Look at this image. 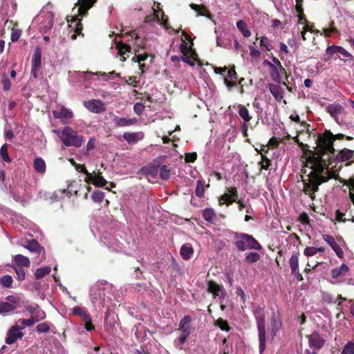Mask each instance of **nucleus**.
<instances>
[{
	"label": "nucleus",
	"instance_id": "f257e3e1",
	"mask_svg": "<svg viewBox=\"0 0 354 354\" xmlns=\"http://www.w3.org/2000/svg\"><path fill=\"white\" fill-rule=\"evenodd\" d=\"M330 131H326L317 139L318 151H309L305 153V164L303 172L306 174L308 178L304 179V192L312 199L319 189V186L328 179L335 178V173L328 171L326 167V158L324 153H333L335 149L333 142L335 137Z\"/></svg>",
	"mask_w": 354,
	"mask_h": 354
},
{
	"label": "nucleus",
	"instance_id": "f03ea898",
	"mask_svg": "<svg viewBox=\"0 0 354 354\" xmlns=\"http://www.w3.org/2000/svg\"><path fill=\"white\" fill-rule=\"evenodd\" d=\"M96 0H77L75 6L79 5V8L77 9L76 12L77 15L74 14V15H71L70 17H67V21L69 24V27L74 29L75 32L71 35V39L73 40L75 39L77 37V34L80 33L82 30V25L80 23L81 19L79 17H82L86 15L87 11L93 6V5L95 3Z\"/></svg>",
	"mask_w": 354,
	"mask_h": 354
},
{
	"label": "nucleus",
	"instance_id": "7ed1b4c3",
	"mask_svg": "<svg viewBox=\"0 0 354 354\" xmlns=\"http://www.w3.org/2000/svg\"><path fill=\"white\" fill-rule=\"evenodd\" d=\"M53 132L59 135L62 143L66 147H80L82 145L84 138L78 135L77 132L68 126L64 127L62 131L53 130Z\"/></svg>",
	"mask_w": 354,
	"mask_h": 354
},
{
	"label": "nucleus",
	"instance_id": "20e7f679",
	"mask_svg": "<svg viewBox=\"0 0 354 354\" xmlns=\"http://www.w3.org/2000/svg\"><path fill=\"white\" fill-rule=\"evenodd\" d=\"M234 244L240 251L252 249L261 250L262 248L260 243L252 236L247 234H240L237 236Z\"/></svg>",
	"mask_w": 354,
	"mask_h": 354
},
{
	"label": "nucleus",
	"instance_id": "39448f33",
	"mask_svg": "<svg viewBox=\"0 0 354 354\" xmlns=\"http://www.w3.org/2000/svg\"><path fill=\"white\" fill-rule=\"evenodd\" d=\"M322 239L331 247L339 259H344V252L343 249L346 247V243L342 236H337L334 237L330 234H323Z\"/></svg>",
	"mask_w": 354,
	"mask_h": 354
},
{
	"label": "nucleus",
	"instance_id": "423d86ee",
	"mask_svg": "<svg viewBox=\"0 0 354 354\" xmlns=\"http://www.w3.org/2000/svg\"><path fill=\"white\" fill-rule=\"evenodd\" d=\"M180 50L183 55L180 57L173 56L171 58V60L175 62L180 59L187 64L194 66L197 60V55L190 46H188L185 41H183L180 45Z\"/></svg>",
	"mask_w": 354,
	"mask_h": 354
},
{
	"label": "nucleus",
	"instance_id": "0eeeda50",
	"mask_svg": "<svg viewBox=\"0 0 354 354\" xmlns=\"http://www.w3.org/2000/svg\"><path fill=\"white\" fill-rule=\"evenodd\" d=\"M54 15L52 12L43 10L35 18V21L39 24L41 32H46L53 27Z\"/></svg>",
	"mask_w": 354,
	"mask_h": 354
},
{
	"label": "nucleus",
	"instance_id": "6e6552de",
	"mask_svg": "<svg viewBox=\"0 0 354 354\" xmlns=\"http://www.w3.org/2000/svg\"><path fill=\"white\" fill-rule=\"evenodd\" d=\"M263 63L270 67V74L272 79L275 82L279 83L281 80V71L283 68L279 59L273 57L272 62L265 60Z\"/></svg>",
	"mask_w": 354,
	"mask_h": 354
},
{
	"label": "nucleus",
	"instance_id": "1a4fd4ad",
	"mask_svg": "<svg viewBox=\"0 0 354 354\" xmlns=\"http://www.w3.org/2000/svg\"><path fill=\"white\" fill-rule=\"evenodd\" d=\"M23 329L24 327H20L19 325L15 323V324L12 326L7 331L5 339L6 343L8 344H13L18 339H22L24 335L22 332Z\"/></svg>",
	"mask_w": 354,
	"mask_h": 354
},
{
	"label": "nucleus",
	"instance_id": "9d476101",
	"mask_svg": "<svg viewBox=\"0 0 354 354\" xmlns=\"http://www.w3.org/2000/svg\"><path fill=\"white\" fill-rule=\"evenodd\" d=\"M82 173L86 175L85 181L88 183H91L95 187H102L106 185L107 181L103 176H100V172L97 174L95 171L89 173L85 167H82Z\"/></svg>",
	"mask_w": 354,
	"mask_h": 354
},
{
	"label": "nucleus",
	"instance_id": "9b49d317",
	"mask_svg": "<svg viewBox=\"0 0 354 354\" xmlns=\"http://www.w3.org/2000/svg\"><path fill=\"white\" fill-rule=\"evenodd\" d=\"M237 198L238 192L236 188L229 187L227 188L226 192L221 196L219 203L220 205L226 204L227 205H229L233 202H236Z\"/></svg>",
	"mask_w": 354,
	"mask_h": 354
},
{
	"label": "nucleus",
	"instance_id": "f8f14e48",
	"mask_svg": "<svg viewBox=\"0 0 354 354\" xmlns=\"http://www.w3.org/2000/svg\"><path fill=\"white\" fill-rule=\"evenodd\" d=\"M257 326L259 331V351L262 353L266 348V326L263 318H259L257 320Z\"/></svg>",
	"mask_w": 354,
	"mask_h": 354
},
{
	"label": "nucleus",
	"instance_id": "ddd939ff",
	"mask_svg": "<svg viewBox=\"0 0 354 354\" xmlns=\"http://www.w3.org/2000/svg\"><path fill=\"white\" fill-rule=\"evenodd\" d=\"M297 11L299 12V15H298L299 21L296 26V28H297V31H301L302 39L304 41H305V40H306V32L312 31V28L308 24V23H307L308 21H307L306 19L304 17V15L301 13L299 6H297Z\"/></svg>",
	"mask_w": 354,
	"mask_h": 354
},
{
	"label": "nucleus",
	"instance_id": "4468645a",
	"mask_svg": "<svg viewBox=\"0 0 354 354\" xmlns=\"http://www.w3.org/2000/svg\"><path fill=\"white\" fill-rule=\"evenodd\" d=\"M308 339L310 348L315 350L321 349L325 344V340L317 332H313L312 334L308 335Z\"/></svg>",
	"mask_w": 354,
	"mask_h": 354
},
{
	"label": "nucleus",
	"instance_id": "2eb2a0df",
	"mask_svg": "<svg viewBox=\"0 0 354 354\" xmlns=\"http://www.w3.org/2000/svg\"><path fill=\"white\" fill-rule=\"evenodd\" d=\"M84 106L91 112L102 113L105 110L104 103L100 100H90L84 102Z\"/></svg>",
	"mask_w": 354,
	"mask_h": 354
},
{
	"label": "nucleus",
	"instance_id": "dca6fc26",
	"mask_svg": "<svg viewBox=\"0 0 354 354\" xmlns=\"http://www.w3.org/2000/svg\"><path fill=\"white\" fill-rule=\"evenodd\" d=\"M53 115L55 118L60 119L63 123H68L73 116L72 111L64 106L53 111Z\"/></svg>",
	"mask_w": 354,
	"mask_h": 354
},
{
	"label": "nucleus",
	"instance_id": "f3484780",
	"mask_svg": "<svg viewBox=\"0 0 354 354\" xmlns=\"http://www.w3.org/2000/svg\"><path fill=\"white\" fill-rule=\"evenodd\" d=\"M207 290L212 293L214 297H219L225 298L226 296V292L224 287L215 283L213 281H209L207 283Z\"/></svg>",
	"mask_w": 354,
	"mask_h": 354
},
{
	"label": "nucleus",
	"instance_id": "a211bd4d",
	"mask_svg": "<svg viewBox=\"0 0 354 354\" xmlns=\"http://www.w3.org/2000/svg\"><path fill=\"white\" fill-rule=\"evenodd\" d=\"M299 253H293L289 260V263L292 274L297 275V277L301 280L302 279V277L299 272Z\"/></svg>",
	"mask_w": 354,
	"mask_h": 354
},
{
	"label": "nucleus",
	"instance_id": "6ab92c4d",
	"mask_svg": "<svg viewBox=\"0 0 354 354\" xmlns=\"http://www.w3.org/2000/svg\"><path fill=\"white\" fill-rule=\"evenodd\" d=\"M144 133L142 132H125L123 134V138L129 144H136L139 140H142Z\"/></svg>",
	"mask_w": 354,
	"mask_h": 354
},
{
	"label": "nucleus",
	"instance_id": "aec40b11",
	"mask_svg": "<svg viewBox=\"0 0 354 354\" xmlns=\"http://www.w3.org/2000/svg\"><path fill=\"white\" fill-rule=\"evenodd\" d=\"M326 53L328 55H333L335 53H339L342 55L344 57L351 58L353 57L352 55L346 50L344 48L339 46H328Z\"/></svg>",
	"mask_w": 354,
	"mask_h": 354
},
{
	"label": "nucleus",
	"instance_id": "412c9836",
	"mask_svg": "<svg viewBox=\"0 0 354 354\" xmlns=\"http://www.w3.org/2000/svg\"><path fill=\"white\" fill-rule=\"evenodd\" d=\"M191 317L189 316H185L179 323L178 330L181 333L189 335L191 333Z\"/></svg>",
	"mask_w": 354,
	"mask_h": 354
},
{
	"label": "nucleus",
	"instance_id": "4be33fe9",
	"mask_svg": "<svg viewBox=\"0 0 354 354\" xmlns=\"http://www.w3.org/2000/svg\"><path fill=\"white\" fill-rule=\"evenodd\" d=\"M348 270V267L346 264H342L331 270V276L334 279H337L339 277L346 275Z\"/></svg>",
	"mask_w": 354,
	"mask_h": 354
},
{
	"label": "nucleus",
	"instance_id": "5701e85b",
	"mask_svg": "<svg viewBox=\"0 0 354 354\" xmlns=\"http://www.w3.org/2000/svg\"><path fill=\"white\" fill-rule=\"evenodd\" d=\"M238 112L240 117L243 119L244 122V127H247V123L252 119V117L250 116L248 110L247 108L242 105L239 104L238 105Z\"/></svg>",
	"mask_w": 354,
	"mask_h": 354
},
{
	"label": "nucleus",
	"instance_id": "b1692460",
	"mask_svg": "<svg viewBox=\"0 0 354 354\" xmlns=\"http://www.w3.org/2000/svg\"><path fill=\"white\" fill-rule=\"evenodd\" d=\"M113 122L117 126L126 127L134 124L137 122V120L136 118L127 119L125 118L115 116Z\"/></svg>",
	"mask_w": 354,
	"mask_h": 354
},
{
	"label": "nucleus",
	"instance_id": "393cba45",
	"mask_svg": "<svg viewBox=\"0 0 354 354\" xmlns=\"http://www.w3.org/2000/svg\"><path fill=\"white\" fill-rule=\"evenodd\" d=\"M353 156V151L347 149L341 150L336 156L339 162H345L350 160Z\"/></svg>",
	"mask_w": 354,
	"mask_h": 354
},
{
	"label": "nucleus",
	"instance_id": "a878e982",
	"mask_svg": "<svg viewBox=\"0 0 354 354\" xmlns=\"http://www.w3.org/2000/svg\"><path fill=\"white\" fill-rule=\"evenodd\" d=\"M13 260L17 265L16 267H29L30 265V260L28 257L21 255L17 254L13 257Z\"/></svg>",
	"mask_w": 354,
	"mask_h": 354
},
{
	"label": "nucleus",
	"instance_id": "bb28decb",
	"mask_svg": "<svg viewBox=\"0 0 354 354\" xmlns=\"http://www.w3.org/2000/svg\"><path fill=\"white\" fill-rule=\"evenodd\" d=\"M236 73L234 68L227 71V76L225 77V83L227 86H232L236 81Z\"/></svg>",
	"mask_w": 354,
	"mask_h": 354
},
{
	"label": "nucleus",
	"instance_id": "cd10ccee",
	"mask_svg": "<svg viewBox=\"0 0 354 354\" xmlns=\"http://www.w3.org/2000/svg\"><path fill=\"white\" fill-rule=\"evenodd\" d=\"M180 254L184 259H189L194 254V249L189 244H185L180 248Z\"/></svg>",
	"mask_w": 354,
	"mask_h": 354
},
{
	"label": "nucleus",
	"instance_id": "c85d7f7f",
	"mask_svg": "<svg viewBox=\"0 0 354 354\" xmlns=\"http://www.w3.org/2000/svg\"><path fill=\"white\" fill-rule=\"evenodd\" d=\"M326 250L324 247L316 248L313 246L306 247L304 250V254L306 257H313L318 252H325Z\"/></svg>",
	"mask_w": 354,
	"mask_h": 354
},
{
	"label": "nucleus",
	"instance_id": "c756f323",
	"mask_svg": "<svg viewBox=\"0 0 354 354\" xmlns=\"http://www.w3.org/2000/svg\"><path fill=\"white\" fill-rule=\"evenodd\" d=\"M118 49V54L120 57V60L124 62L127 59L126 55L128 57V54L130 53L129 46L123 44H119L117 46Z\"/></svg>",
	"mask_w": 354,
	"mask_h": 354
},
{
	"label": "nucleus",
	"instance_id": "7c9ffc66",
	"mask_svg": "<svg viewBox=\"0 0 354 354\" xmlns=\"http://www.w3.org/2000/svg\"><path fill=\"white\" fill-rule=\"evenodd\" d=\"M236 27L245 37L251 36V31L249 30L248 25L243 20H239L236 22Z\"/></svg>",
	"mask_w": 354,
	"mask_h": 354
},
{
	"label": "nucleus",
	"instance_id": "2f4dec72",
	"mask_svg": "<svg viewBox=\"0 0 354 354\" xmlns=\"http://www.w3.org/2000/svg\"><path fill=\"white\" fill-rule=\"evenodd\" d=\"M33 167L35 171L43 174L46 171V163L41 158H36L33 162Z\"/></svg>",
	"mask_w": 354,
	"mask_h": 354
},
{
	"label": "nucleus",
	"instance_id": "473e14b6",
	"mask_svg": "<svg viewBox=\"0 0 354 354\" xmlns=\"http://www.w3.org/2000/svg\"><path fill=\"white\" fill-rule=\"evenodd\" d=\"M156 20L161 25H162L165 28H167V18L162 11L158 10L156 8H153Z\"/></svg>",
	"mask_w": 354,
	"mask_h": 354
},
{
	"label": "nucleus",
	"instance_id": "72a5a7b5",
	"mask_svg": "<svg viewBox=\"0 0 354 354\" xmlns=\"http://www.w3.org/2000/svg\"><path fill=\"white\" fill-rule=\"evenodd\" d=\"M343 108L339 104H331L327 107L328 112L332 117L336 118L342 113Z\"/></svg>",
	"mask_w": 354,
	"mask_h": 354
},
{
	"label": "nucleus",
	"instance_id": "f704fd0d",
	"mask_svg": "<svg viewBox=\"0 0 354 354\" xmlns=\"http://www.w3.org/2000/svg\"><path fill=\"white\" fill-rule=\"evenodd\" d=\"M73 314L80 315L84 321H89L90 316L84 308L75 306L72 309Z\"/></svg>",
	"mask_w": 354,
	"mask_h": 354
},
{
	"label": "nucleus",
	"instance_id": "c9c22d12",
	"mask_svg": "<svg viewBox=\"0 0 354 354\" xmlns=\"http://www.w3.org/2000/svg\"><path fill=\"white\" fill-rule=\"evenodd\" d=\"M17 308L16 305L11 304L8 302H1L0 304V314H6L13 311Z\"/></svg>",
	"mask_w": 354,
	"mask_h": 354
},
{
	"label": "nucleus",
	"instance_id": "e433bc0d",
	"mask_svg": "<svg viewBox=\"0 0 354 354\" xmlns=\"http://www.w3.org/2000/svg\"><path fill=\"white\" fill-rule=\"evenodd\" d=\"M26 248L30 251L37 252L39 254L42 253V257L44 256V252L36 241L32 240Z\"/></svg>",
	"mask_w": 354,
	"mask_h": 354
},
{
	"label": "nucleus",
	"instance_id": "4c0bfd02",
	"mask_svg": "<svg viewBox=\"0 0 354 354\" xmlns=\"http://www.w3.org/2000/svg\"><path fill=\"white\" fill-rule=\"evenodd\" d=\"M32 66L33 71H38L41 66V53L39 49H37V50L35 52L32 58Z\"/></svg>",
	"mask_w": 354,
	"mask_h": 354
},
{
	"label": "nucleus",
	"instance_id": "58836bf2",
	"mask_svg": "<svg viewBox=\"0 0 354 354\" xmlns=\"http://www.w3.org/2000/svg\"><path fill=\"white\" fill-rule=\"evenodd\" d=\"M51 268L50 266H44L41 268H39L36 270L35 272V276L36 279H40L43 277L48 274L50 272Z\"/></svg>",
	"mask_w": 354,
	"mask_h": 354
},
{
	"label": "nucleus",
	"instance_id": "ea45409f",
	"mask_svg": "<svg viewBox=\"0 0 354 354\" xmlns=\"http://www.w3.org/2000/svg\"><path fill=\"white\" fill-rule=\"evenodd\" d=\"M190 8L194 10L197 14L196 16H206L207 9L205 6L201 5H197L194 3L190 4Z\"/></svg>",
	"mask_w": 354,
	"mask_h": 354
},
{
	"label": "nucleus",
	"instance_id": "a19ab883",
	"mask_svg": "<svg viewBox=\"0 0 354 354\" xmlns=\"http://www.w3.org/2000/svg\"><path fill=\"white\" fill-rule=\"evenodd\" d=\"M31 317L33 318L35 322L37 323L39 321L44 320L46 317V313L41 310L39 307L36 309L35 313L32 315Z\"/></svg>",
	"mask_w": 354,
	"mask_h": 354
},
{
	"label": "nucleus",
	"instance_id": "79ce46f5",
	"mask_svg": "<svg viewBox=\"0 0 354 354\" xmlns=\"http://www.w3.org/2000/svg\"><path fill=\"white\" fill-rule=\"evenodd\" d=\"M203 216L205 221L211 222L215 218L216 214L212 209L207 208L203 210Z\"/></svg>",
	"mask_w": 354,
	"mask_h": 354
},
{
	"label": "nucleus",
	"instance_id": "37998d69",
	"mask_svg": "<svg viewBox=\"0 0 354 354\" xmlns=\"http://www.w3.org/2000/svg\"><path fill=\"white\" fill-rule=\"evenodd\" d=\"M335 179H337L341 183L348 187L350 191L349 194H351L352 192L354 193V178L344 180L340 178H337V176H335Z\"/></svg>",
	"mask_w": 354,
	"mask_h": 354
},
{
	"label": "nucleus",
	"instance_id": "c03bdc74",
	"mask_svg": "<svg viewBox=\"0 0 354 354\" xmlns=\"http://www.w3.org/2000/svg\"><path fill=\"white\" fill-rule=\"evenodd\" d=\"M36 322H35V320L33 319L32 317H30L29 319H19L17 322L16 324L17 325H19V324H21V326H20V327H24V329L26 328V327H29V326H32L33 324H35Z\"/></svg>",
	"mask_w": 354,
	"mask_h": 354
},
{
	"label": "nucleus",
	"instance_id": "a18cd8bd",
	"mask_svg": "<svg viewBox=\"0 0 354 354\" xmlns=\"http://www.w3.org/2000/svg\"><path fill=\"white\" fill-rule=\"evenodd\" d=\"M50 326L51 324L49 322H42L37 326L36 330L39 333H48L50 329Z\"/></svg>",
	"mask_w": 354,
	"mask_h": 354
},
{
	"label": "nucleus",
	"instance_id": "49530a36",
	"mask_svg": "<svg viewBox=\"0 0 354 354\" xmlns=\"http://www.w3.org/2000/svg\"><path fill=\"white\" fill-rule=\"evenodd\" d=\"M205 193V181L203 180H199L197 182V185L196 188V194L199 197H202Z\"/></svg>",
	"mask_w": 354,
	"mask_h": 354
},
{
	"label": "nucleus",
	"instance_id": "de8ad7c7",
	"mask_svg": "<svg viewBox=\"0 0 354 354\" xmlns=\"http://www.w3.org/2000/svg\"><path fill=\"white\" fill-rule=\"evenodd\" d=\"M260 46L261 48L265 49L266 50L270 51L272 50V47L270 42V40L266 37H262L260 39Z\"/></svg>",
	"mask_w": 354,
	"mask_h": 354
},
{
	"label": "nucleus",
	"instance_id": "09e8293b",
	"mask_svg": "<svg viewBox=\"0 0 354 354\" xmlns=\"http://www.w3.org/2000/svg\"><path fill=\"white\" fill-rule=\"evenodd\" d=\"M0 156L3 160H5L7 162H10L11 161L8 153V145L6 144L3 145L1 147Z\"/></svg>",
	"mask_w": 354,
	"mask_h": 354
},
{
	"label": "nucleus",
	"instance_id": "8fccbe9b",
	"mask_svg": "<svg viewBox=\"0 0 354 354\" xmlns=\"http://www.w3.org/2000/svg\"><path fill=\"white\" fill-rule=\"evenodd\" d=\"M261 258V256L259 253L257 252H250L249 253L246 257H245V261L248 262V263H255V262H257Z\"/></svg>",
	"mask_w": 354,
	"mask_h": 354
},
{
	"label": "nucleus",
	"instance_id": "3c124183",
	"mask_svg": "<svg viewBox=\"0 0 354 354\" xmlns=\"http://www.w3.org/2000/svg\"><path fill=\"white\" fill-rule=\"evenodd\" d=\"M159 175L162 180H167L170 176V170L166 165H162L160 168Z\"/></svg>",
	"mask_w": 354,
	"mask_h": 354
},
{
	"label": "nucleus",
	"instance_id": "603ef678",
	"mask_svg": "<svg viewBox=\"0 0 354 354\" xmlns=\"http://www.w3.org/2000/svg\"><path fill=\"white\" fill-rule=\"evenodd\" d=\"M104 192L99 191V190L95 191L91 195V198L93 199V201H95L96 203L102 202V200L104 199Z\"/></svg>",
	"mask_w": 354,
	"mask_h": 354
},
{
	"label": "nucleus",
	"instance_id": "864d4df0",
	"mask_svg": "<svg viewBox=\"0 0 354 354\" xmlns=\"http://www.w3.org/2000/svg\"><path fill=\"white\" fill-rule=\"evenodd\" d=\"M0 283L6 288L12 286V278L10 275H4L0 279Z\"/></svg>",
	"mask_w": 354,
	"mask_h": 354
},
{
	"label": "nucleus",
	"instance_id": "5fc2aeb1",
	"mask_svg": "<svg viewBox=\"0 0 354 354\" xmlns=\"http://www.w3.org/2000/svg\"><path fill=\"white\" fill-rule=\"evenodd\" d=\"M341 354H354V342H348L344 346Z\"/></svg>",
	"mask_w": 354,
	"mask_h": 354
},
{
	"label": "nucleus",
	"instance_id": "6e6d98bb",
	"mask_svg": "<svg viewBox=\"0 0 354 354\" xmlns=\"http://www.w3.org/2000/svg\"><path fill=\"white\" fill-rule=\"evenodd\" d=\"M216 325L223 330L228 331L230 330L227 322L221 318L216 320Z\"/></svg>",
	"mask_w": 354,
	"mask_h": 354
},
{
	"label": "nucleus",
	"instance_id": "4d7b16f0",
	"mask_svg": "<svg viewBox=\"0 0 354 354\" xmlns=\"http://www.w3.org/2000/svg\"><path fill=\"white\" fill-rule=\"evenodd\" d=\"M334 22L332 21L330 24V27L327 28H324L323 32L326 37H330L332 32H336L337 31V28L334 26Z\"/></svg>",
	"mask_w": 354,
	"mask_h": 354
},
{
	"label": "nucleus",
	"instance_id": "13d9d810",
	"mask_svg": "<svg viewBox=\"0 0 354 354\" xmlns=\"http://www.w3.org/2000/svg\"><path fill=\"white\" fill-rule=\"evenodd\" d=\"M271 324L272 326V331L276 333L281 326V321L278 317H272Z\"/></svg>",
	"mask_w": 354,
	"mask_h": 354
},
{
	"label": "nucleus",
	"instance_id": "bf43d9fd",
	"mask_svg": "<svg viewBox=\"0 0 354 354\" xmlns=\"http://www.w3.org/2000/svg\"><path fill=\"white\" fill-rule=\"evenodd\" d=\"M14 269L16 272L17 279L20 281L24 280L26 277L24 269L21 267H14Z\"/></svg>",
	"mask_w": 354,
	"mask_h": 354
},
{
	"label": "nucleus",
	"instance_id": "052dcab7",
	"mask_svg": "<svg viewBox=\"0 0 354 354\" xmlns=\"http://www.w3.org/2000/svg\"><path fill=\"white\" fill-rule=\"evenodd\" d=\"M2 84L4 91H8L10 89L11 82L6 75L2 77Z\"/></svg>",
	"mask_w": 354,
	"mask_h": 354
},
{
	"label": "nucleus",
	"instance_id": "680f3d73",
	"mask_svg": "<svg viewBox=\"0 0 354 354\" xmlns=\"http://www.w3.org/2000/svg\"><path fill=\"white\" fill-rule=\"evenodd\" d=\"M250 54L252 58L259 59L261 55V53L259 50L256 49L254 46H250L249 47Z\"/></svg>",
	"mask_w": 354,
	"mask_h": 354
},
{
	"label": "nucleus",
	"instance_id": "e2e57ef3",
	"mask_svg": "<svg viewBox=\"0 0 354 354\" xmlns=\"http://www.w3.org/2000/svg\"><path fill=\"white\" fill-rule=\"evenodd\" d=\"M21 34V30H19L18 29L12 28V34H11V40L12 41H17L19 39Z\"/></svg>",
	"mask_w": 354,
	"mask_h": 354
},
{
	"label": "nucleus",
	"instance_id": "0e129e2a",
	"mask_svg": "<svg viewBox=\"0 0 354 354\" xmlns=\"http://www.w3.org/2000/svg\"><path fill=\"white\" fill-rule=\"evenodd\" d=\"M189 335L181 333L180 335L178 337V339L175 341V342L182 346L185 342Z\"/></svg>",
	"mask_w": 354,
	"mask_h": 354
},
{
	"label": "nucleus",
	"instance_id": "69168bd1",
	"mask_svg": "<svg viewBox=\"0 0 354 354\" xmlns=\"http://www.w3.org/2000/svg\"><path fill=\"white\" fill-rule=\"evenodd\" d=\"M144 108L145 106L142 104L138 102L134 105L133 110L136 113L140 115L142 113Z\"/></svg>",
	"mask_w": 354,
	"mask_h": 354
},
{
	"label": "nucleus",
	"instance_id": "338daca9",
	"mask_svg": "<svg viewBox=\"0 0 354 354\" xmlns=\"http://www.w3.org/2000/svg\"><path fill=\"white\" fill-rule=\"evenodd\" d=\"M245 212L246 215L245 216V221L248 222L252 219L251 215L254 213V212L250 205H249V207H246Z\"/></svg>",
	"mask_w": 354,
	"mask_h": 354
},
{
	"label": "nucleus",
	"instance_id": "774afa93",
	"mask_svg": "<svg viewBox=\"0 0 354 354\" xmlns=\"http://www.w3.org/2000/svg\"><path fill=\"white\" fill-rule=\"evenodd\" d=\"M236 203L238 204V207L239 211H242L244 208L246 209V207H249L248 205V201H245L243 200H238L236 201Z\"/></svg>",
	"mask_w": 354,
	"mask_h": 354
}]
</instances>
